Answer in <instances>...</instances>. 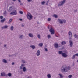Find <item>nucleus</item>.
I'll return each mask as SVG.
<instances>
[{
	"label": "nucleus",
	"instance_id": "f257e3e1",
	"mask_svg": "<svg viewBox=\"0 0 78 78\" xmlns=\"http://www.w3.org/2000/svg\"><path fill=\"white\" fill-rule=\"evenodd\" d=\"M71 69V67H67L66 65H64L61 68V71L62 72H64L65 73H66V72H68V70H70Z\"/></svg>",
	"mask_w": 78,
	"mask_h": 78
},
{
	"label": "nucleus",
	"instance_id": "f03ea898",
	"mask_svg": "<svg viewBox=\"0 0 78 78\" xmlns=\"http://www.w3.org/2000/svg\"><path fill=\"white\" fill-rule=\"evenodd\" d=\"M68 36H69V39H70L69 43H70V47H72L73 45V43H72V41H71L72 39V34L71 31H69L68 32Z\"/></svg>",
	"mask_w": 78,
	"mask_h": 78
},
{
	"label": "nucleus",
	"instance_id": "7ed1b4c3",
	"mask_svg": "<svg viewBox=\"0 0 78 78\" xmlns=\"http://www.w3.org/2000/svg\"><path fill=\"white\" fill-rule=\"evenodd\" d=\"M27 17L29 20H31L33 19V16L30 13L28 12L27 13Z\"/></svg>",
	"mask_w": 78,
	"mask_h": 78
},
{
	"label": "nucleus",
	"instance_id": "20e7f679",
	"mask_svg": "<svg viewBox=\"0 0 78 78\" xmlns=\"http://www.w3.org/2000/svg\"><path fill=\"white\" fill-rule=\"evenodd\" d=\"M0 19H2L0 21V22L1 23H3L6 20V18H3V16H0Z\"/></svg>",
	"mask_w": 78,
	"mask_h": 78
},
{
	"label": "nucleus",
	"instance_id": "39448f33",
	"mask_svg": "<svg viewBox=\"0 0 78 78\" xmlns=\"http://www.w3.org/2000/svg\"><path fill=\"white\" fill-rule=\"evenodd\" d=\"M49 31L51 32V34L52 35L55 34V30L52 27L51 28V29L49 30Z\"/></svg>",
	"mask_w": 78,
	"mask_h": 78
},
{
	"label": "nucleus",
	"instance_id": "423d86ee",
	"mask_svg": "<svg viewBox=\"0 0 78 78\" xmlns=\"http://www.w3.org/2000/svg\"><path fill=\"white\" fill-rule=\"evenodd\" d=\"M1 76H6L7 77V74H6V73L5 72H2L1 73Z\"/></svg>",
	"mask_w": 78,
	"mask_h": 78
},
{
	"label": "nucleus",
	"instance_id": "0eeeda50",
	"mask_svg": "<svg viewBox=\"0 0 78 78\" xmlns=\"http://www.w3.org/2000/svg\"><path fill=\"white\" fill-rule=\"evenodd\" d=\"M13 10L12 6L10 7L9 8L7 9V11L8 12H11Z\"/></svg>",
	"mask_w": 78,
	"mask_h": 78
},
{
	"label": "nucleus",
	"instance_id": "6e6552de",
	"mask_svg": "<svg viewBox=\"0 0 78 78\" xmlns=\"http://www.w3.org/2000/svg\"><path fill=\"white\" fill-rule=\"evenodd\" d=\"M10 14L12 15H16L17 14V11L16 10H14L13 11L10 13Z\"/></svg>",
	"mask_w": 78,
	"mask_h": 78
},
{
	"label": "nucleus",
	"instance_id": "1a4fd4ad",
	"mask_svg": "<svg viewBox=\"0 0 78 78\" xmlns=\"http://www.w3.org/2000/svg\"><path fill=\"white\" fill-rule=\"evenodd\" d=\"M64 3H65L62 1H61L59 3L58 5V7H60V6H62V5H63L64 4Z\"/></svg>",
	"mask_w": 78,
	"mask_h": 78
},
{
	"label": "nucleus",
	"instance_id": "9d476101",
	"mask_svg": "<svg viewBox=\"0 0 78 78\" xmlns=\"http://www.w3.org/2000/svg\"><path fill=\"white\" fill-rule=\"evenodd\" d=\"M62 56L63 57H64V58H66V57H67L68 55L65 53H63L62 54Z\"/></svg>",
	"mask_w": 78,
	"mask_h": 78
},
{
	"label": "nucleus",
	"instance_id": "9b49d317",
	"mask_svg": "<svg viewBox=\"0 0 78 78\" xmlns=\"http://www.w3.org/2000/svg\"><path fill=\"white\" fill-rule=\"evenodd\" d=\"M54 46L55 48H57L58 47V44L57 43H55Z\"/></svg>",
	"mask_w": 78,
	"mask_h": 78
},
{
	"label": "nucleus",
	"instance_id": "f8f14e48",
	"mask_svg": "<svg viewBox=\"0 0 78 78\" xmlns=\"http://www.w3.org/2000/svg\"><path fill=\"white\" fill-rule=\"evenodd\" d=\"M8 26L7 25H5L4 26V27H1L2 29H6L8 28Z\"/></svg>",
	"mask_w": 78,
	"mask_h": 78
},
{
	"label": "nucleus",
	"instance_id": "ddd939ff",
	"mask_svg": "<svg viewBox=\"0 0 78 78\" xmlns=\"http://www.w3.org/2000/svg\"><path fill=\"white\" fill-rule=\"evenodd\" d=\"M36 55L37 56H39V55H40V51L39 50H38L37 53H36Z\"/></svg>",
	"mask_w": 78,
	"mask_h": 78
},
{
	"label": "nucleus",
	"instance_id": "4468645a",
	"mask_svg": "<svg viewBox=\"0 0 78 78\" xmlns=\"http://www.w3.org/2000/svg\"><path fill=\"white\" fill-rule=\"evenodd\" d=\"M28 36L30 37H33V34L31 33H30L28 34Z\"/></svg>",
	"mask_w": 78,
	"mask_h": 78
},
{
	"label": "nucleus",
	"instance_id": "2eb2a0df",
	"mask_svg": "<svg viewBox=\"0 0 78 78\" xmlns=\"http://www.w3.org/2000/svg\"><path fill=\"white\" fill-rule=\"evenodd\" d=\"M2 62L5 63V64H7L8 63L7 61L5 59H3L2 60Z\"/></svg>",
	"mask_w": 78,
	"mask_h": 78
},
{
	"label": "nucleus",
	"instance_id": "dca6fc26",
	"mask_svg": "<svg viewBox=\"0 0 78 78\" xmlns=\"http://www.w3.org/2000/svg\"><path fill=\"white\" fill-rule=\"evenodd\" d=\"M22 69H23V71L24 72H25L27 71V69H26V67H24Z\"/></svg>",
	"mask_w": 78,
	"mask_h": 78
},
{
	"label": "nucleus",
	"instance_id": "f3484780",
	"mask_svg": "<svg viewBox=\"0 0 78 78\" xmlns=\"http://www.w3.org/2000/svg\"><path fill=\"white\" fill-rule=\"evenodd\" d=\"M58 20L59 22V23H60V24H63V21H62L61 20V19H58Z\"/></svg>",
	"mask_w": 78,
	"mask_h": 78
},
{
	"label": "nucleus",
	"instance_id": "a211bd4d",
	"mask_svg": "<svg viewBox=\"0 0 78 78\" xmlns=\"http://www.w3.org/2000/svg\"><path fill=\"white\" fill-rule=\"evenodd\" d=\"M6 15H7V12H6V11L5 10L4 12L3 16H6Z\"/></svg>",
	"mask_w": 78,
	"mask_h": 78
},
{
	"label": "nucleus",
	"instance_id": "6ab92c4d",
	"mask_svg": "<svg viewBox=\"0 0 78 78\" xmlns=\"http://www.w3.org/2000/svg\"><path fill=\"white\" fill-rule=\"evenodd\" d=\"M7 75L9 77H11L12 76V74L11 73H8Z\"/></svg>",
	"mask_w": 78,
	"mask_h": 78
},
{
	"label": "nucleus",
	"instance_id": "aec40b11",
	"mask_svg": "<svg viewBox=\"0 0 78 78\" xmlns=\"http://www.w3.org/2000/svg\"><path fill=\"white\" fill-rule=\"evenodd\" d=\"M30 47L32 48L33 50H34V49H35V48H36V47H35V46H34V45L30 46Z\"/></svg>",
	"mask_w": 78,
	"mask_h": 78
},
{
	"label": "nucleus",
	"instance_id": "412c9836",
	"mask_svg": "<svg viewBox=\"0 0 78 78\" xmlns=\"http://www.w3.org/2000/svg\"><path fill=\"white\" fill-rule=\"evenodd\" d=\"M24 66H25V65L23 64H22L21 65V66H20V69L21 70V69H22L23 68L22 67H24Z\"/></svg>",
	"mask_w": 78,
	"mask_h": 78
},
{
	"label": "nucleus",
	"instance_id": "4be33fe9",
	"mask_svg": "<svg viewBox=\"0 0 78 78\" xmlns=\"http://www.w3.org/2000/svg\"><path fill=\"white\" fill-rule=\"evenodd\" d=\"M10 30L12 31L14 30V26H12L10 27Z\"/></svg>",
	"mask_w": 78,
	"mask_h": 78
},
{
	"label": "nucleus",
	"instance_id": "5701e85b",
	"mask_svg": "<svg viewBox=\"0 0 78 78\" xmlns=\"http://www.w3.org/2000/svg\"><path fill=\"white\" fill-rule=\"evenodd\" d=\"M66 44V42L65 41H63L61 42V44H62V45H65Z\"/></svg>",
	"mask_w": 78,
	"mask_h": 78
},
{
	"label": "nucleus",
	"instance_id": "b1692460",
	"mask_svg": "<svg viewBox=\"0 0 78 78\" xmlns=\"http://www.w3.org/2000/svg\"><path fill=\"white\" fill-rule=\"evenodd\" d=\"M74 37L76 39H78V35H76V34H75L74 35Z\"/></svg>",
	"mask_w": 78,
	"mask_h": 78
},
{
	"label": "nucleus",
	"instance_id": "393cba45",
	"mask_svg": "<svg viewBox=\"0 0 78 78\" xmlns=\"http://www.w3.org/2000/svg\"><path fill=\"white\" fill-rule=\"evenodd\" d=\"M43 46V43H39V44L38 45V46L39 47H42Z\"/></svg>",
	"mask_w": 78,
	"mask_h": 78
},
{
	"label": "nucleus",
	"instance_id": "a878e982",
	"mask_svg": "<svg viewBox=\"0 0 78 78\" xmlns=\"http://www.w3.org/2000/svg\"><path fill=\"white\" fill-rule=\"evenodd\" d=\"M47 76L48 78H51V75L50 74H48L47 75Z\"/></svg>",
	"mask_w": 78,
	"mask_h": 78
},
{
	"label": "nucleus",
	"instance_id": "bb28decb",
	"mask_svg": "<svg viewBox=\"0 0 78 78\" xmlns=\"http://www.w3.org/2000/svg\"><path fill=\"white\" fill-rule=\"evenodd\" d=\"M12 21V19H10L9 20V22H8V23L9 24Z\"/></svg>",
	"mask_w": 78,
	"mask_h": 78
},
{
	"label": "nucleus",
	"instance_id": "cd10ccee",
	"mask_svg": "<svg viewBox=\"0 0 78 78\" xmlns=\"http://www.w3.org/2000/svg\"><path fill=\"white\" fill-rule=\"evenodd\" d=\"M23 35H20V39H23Z\"/></svg>",
	"mask_w": 78,
	"mask_h": 78
},
{
	"label": "nucleus",
	"instance_id": "c85d7f7f",
	"mask_svg": "<svg viewBox=\"0 0 78 78\" xmlns=\"http://www.w3.org/2000/svg\"><path fill=\"white\" fill-rule=\"evenodd\" d=\"M58 53L59 54V55H61L62 54H62L63 53V52H62V51H58Z\"/></svg>",
	"mask_w": 78,
	"mask_h": 78
},
{
	"label": "nucleus",
	"instance_id": "c756f323",
	"mask_svg": "<svg viewBox=\"0 0 78 78\" xmlns=\"http://www.w3.org/2000/svg\"><path fill=\"white\" fill-rule=\"evenodd\" d=\"M58 75L60 76V77L61 78H63V77H64V76H62V75L60 73Z\"/></svg>",
	"mask_w": 78,
	"mask_h": 78
},
{
	"label": "nucleus",
	"instance_id": "7c9ffc66",
	"mask_svg": "<svg viewBox=\"0 0 78 78\" xmlns=\"http://www.w3.org/2000/svg\"><path fill=\"white\" fill-rule=\"evenodd\" d=\"M53 17H54L55 18H58V16H57V15L56 14H54L53 15Z\"/></svg>",
	"mask_w": 78,
	"mask_h": 78
},
{
	"label": "nucleus",
	"instance_id": "2f4dec72",
	"mask_svg": "<svg viewBox=\"0 0 78 78\" xmlns=\"http://www.w3.org/2000/svg\"><path fill=\"white\" fill-rule=\"evenodd\" d=\"M21 62H23V64H25V63H26V62L24 60H23L21 61Z\"/></svg>",
	"mask_w": 78,
	"mask_h": 78
},
{
	"label": "nucleus",
	"instance_id": "473e14b6",
	"mask_svg": "<svg viewBox=\"0 0 78 78\" xmlns=\"http://www.w3.org/2000/svg\"><path fill=\"white\" fill-rule=\"evenodd\" d=\"M47 37L48 38V39H50L51 38V36L50 35H48L47 36Z\"/></svg>",
	"mask_w": 78,
	"mask_h": 78
},
{
	"label": "nucleus",
	"instance_id": "72a5a7b5",
	"mask_svg": "<svg viewBox=\"0 0 78 78\" xmlns=\"http://www.w3.org/2000/svg\"><path fill=\"white\" fill-rule=\"evenodd\" d=\"M51 21V18H48V22H50V21Z\"/></svg>",
	"mask_w": 78,
	"mask_h": 78
},
{
	"label": "nucleus",
	"instance_id": "f704fd0d",
	"mask_svg": "<svg viewBox=\"0 0 78 78\" xmlns=\"http://www.w3.org/2000/svg\"><path fill=\"white\" fill-rule=\"evenodd\" d=\"M44 49L45 50V51H48V50L47 49V48H44Z\"/></svg>",
	"mask_w": 78,
	"mask_h": 78
},
{
	"label": "nucleus",
	"instance_id": "c9c22d12",
	"mask_svg": "<svg viewBox=\"0 0 78 78\" xmlns=\"http://www.w3.org/2000/svg\"><path fill=\"white\" fill-rule=\"evenodd\" d=\"M45 3V1H43L42 2H41V4L42 5H44V4Z\"/></svg>",
	"mask_w": 78,
	"mask_h": 78
},
{
	"label": "nucleus",
	"instance_id": "e433bc0d",
	"mask_svg": "<svg viewBox=\"0 0 78 78\" xmlns=\"http://www.w3.org/2000/svg\"><path fill=\"white\" fill-rule=\"evenodd\" d=\"M48 2H49V1L48 0L46 2V5H48Z\"/></svg>",
	"mask_w": 78,
	"mask_h": 78
},
{
	"label": "nucleus",
	"instance_id": "4c0bfd02",
	"mask_svg": "<svg viewBox=\"0 0 78 78\" xmlns=\"http://www.w3.org/2000/svg\"><path fill=\"white\" fill-rule=\"evenodd\" d=\"M72 75H69L68 76V78H72Z\"/></svg>",
	"mask_w": 78,
	"mask_h": 78
},
{
	"label": "nucleus",
	"instance_id": "58836bf2",
	"mask_svg": "<svg viewBox=\"0 0 78 78\" xmlns=\"http://www.w3.org/2000/svg\"><path fill=\"white\" fill-rule=\"evenodd\" d=\"M20 13L21 14H23V12L21 11H20Z\"/></svg>",
	"mask_w": 78,
	"mask_h": 78
},
{
	"label": "nucleus",
	"instance_id": "ea45409f",
	"mask_svg": "<svg viewBox=\"0 0 78 78\" xmlns=\"http://www.w3.org/2000/svg\"><path fill=\"white\" fill-rule=\"evenodd\" d=\"M75 58V55H74L73 56V57H72V59H74Z\"/></svg>",
	"mask_w": 78,
	"mask_h": 78
},
{
	"label": "nucleus",
	"instance_id": "a19ab883",
	"mask_svg": "<svg viewBox=\"0 0 78 78\" xmlns=\"http://www.w3.org/2000/svg\"><path fill=\"white\" fill-rule=\"evenodd\" d=\"M37 37L38 38V39H40V35H37Z\"/></svg>",
	"mask_w": 78,
	"mask_h": 78
},
{
	"label": "nucleus",
	"instance_id": "79ce46f5",
	"mask_svg": "<svg viewBox=\"0 0 78 78\" xmlns=\"http://www.w3.org/2000/svg\"><path fill=\"white\" fill-rule=\"evenodd\" d=\"M74 11L75 13V12H77V9H76V10H74Z\"/></svg>",
	"mask_w": 78,
	"mask_h": 78
},
{
	"label": "nucleus",
	"instance_id": "37998d69",
	"mask_svg": "<svg viewBox=\"0 0 78 78\" xmlns=\"http://www.w3.org/2000/svg\"><path fill=\"white\" fill-rule=\"evenodd\" d=\"M21 26L22 27H24V26H25V25H23V24H21Z\"/></svg>",
	"mask_w": 78,
	"mask_h": 78
},
{
	"label": "nucleus",
	"instance_id": "c03bdc74",
	"mask_svg": "<svg viewBox=\"0 0 78 78\" xmlns=\"http://www.w3.org/2000/svg\"><path fill=\"white\" fill-rule=\"evenodd\" d=\"M63 22H64V23H66V20H64L63 21Z\"/></svg>",
	"mask_w": 78,
	"mask_h": 78
},
{
	"label": "nucleus",
	"instance_id": "a18cd8bd",
	"mask_svg": "<svg viewBox=\"0 0 78 78\" xmlns=\"http://www.w3.org/2000/svg\"><path fill=\"white\" fill-rule=\"evenodd\" d=\"M75 56H78V54H76L74 55Z\"/></svg>",
	"mask_w": 78,
	"mask_h": 78
},
{
	"label": "nucleus",
	"instance_id": "49530a36",
	"mask_svg": "<svg viewBox=\"0 0 78 78\" xmlns=\"http://www.w3.org/2000/svg\"><path fill=\"white\" fill-rule=\"evenodd\" d=\"M66 0H63L62 1L65 3L66 2Z\"/></svg>",
	"mask_w": 78,
	"mask_h": 78
},
{
	"label": "nucleus",
	"instance_id": "de8ad7c7",
	"mask_svg": "<svg viewBox=\"0 0 78 78\" xmlns=\"http://www.w3.org/2000/svg\"><path fill=\"white\" fill-rule=\"evenodd\" d=\"M4 47H6V44H5L4 45Z\"/></svg>",
	"mask_w": 78,
	"mask_h": 78
},
{
	"label": "nucleus",
	"instance_id": "09e8293b",
	"mask_svg": "<svg viewBox=\"0 0 78 78\" xmlns=\"http://www.w3.org/2000/svg\"><path fill=\"white\" fill-rule=\"evenodd\" d=\"M19 20H20V21H22V19H20Z\"/></svg>",
	"mask_w": 78,
	"mask_h": 78
},
{
	"label": "nucleus",
	"instance_id": "8fccbe9b",
	"mask_svg": "<svg viewBox=\"0 0 78 78\" xmlns=\"http://www.w3.org/2000/svg\"><path fill=\"white\" fill-rule=\"evenodd\" d=\"M20 5H21V6H22V5H23V4L22 3H20Z\"/></svg>",
	"mask_w": 78,
	"mask_h": 78
},
{
	"label": "nucleus",
	"instance_id": "3c124183",
	"mask_svg": "<svg viewBox=\"0 0 78 78\" xmlns=\"http://www.w3.org/2000/svg\"><path fill=\"white\" fill-rule=\"evenodd\" d=\"M12 65H14V63L12 62Z\"/></svg>",
	"mask_w": 78,
	"mask_h": 78
},
{
	"label": "nucleus",
	"instance_id": "603ef678",
	"mask_svg": "<svg viewBox=\"0 0 78 78\" xmlns=\"http://www.w3.org/2000/svg\"><path fill=\"white\" fill-rule=\"evenodd\" d=\"M27 1L28 2H31V0H27Z\"/></svg>",
	"mask_w": 78,
	"mask_h": 78
},
{
	"label": "nucleus",
	"instance_id": "864d4df0",
	"mask_svg": "<svg viewBox=\"0 0 78 78\" xmlns=\"http://www.w3.org/2000/svg\"><path fill=\"white\" fill-rule=\"evenodd\" d=\"M9 57H12V55H9Z\"/></svg>",
	"mask_w": 78,
	"mask_h": 78
},
{
	"label": "nucleus",
	"instance_id": "5fc2aeb1",
	"mask_svg": "<svg viewBox=\"0 0 78 78\" xmlns=\"http://www.w3.org/2000/svg\"><path fill=\"white\" fill-rule=\"evenodd\" d=\"M18 2H21V1H20V0H18Z\"/></svg>",
	"mask_w": 78,
	"mask_h": 78
},
{
	"label": "nucleus",
	"instance_id": "6e6d98bb",
	"mask_svg": "<svg viewBox=\"0 0 78 78\" xmlns=\"http://www.w3.org/2000/svg\"><path fill=\"white\" fill-rule=\"evenodd\" d=\"M46 47H47V46L45 45L44 48H46Z\"/></svg>",
	"mask_w": 78,
	"mask_h": 78
},
{
	"label": "nucleus",
	"instance_id": "4d7b16f0",
	"mask_svg": "<svg viewBox=\"0 0 78 78\" xmlns=\"http://www.w3.org/2000/svg\"><path fill=\"white\" fill-rule=\"evenodd\" d=\"M48 29H50V28H49V27H48Z\"/></svg>",
	"mask_w": 78,
	"mask_h": 78
},
{
	"label": "nucleus",
	"instance_id": "13d9d810",
	"mask_svg": "<svg viewBox=\"0 0 78 78\" xmlns=\"http://www.w3.org/2000/svg\"><path fill=\"white\" fill-rule=\"evenodd\" d=\"M16 0H13V1H14V2H15V1H16Z\"/></svg>",
	"mask_w": 78,
	"mask_h": 78
},
{
	"label": "nucleus",
	"instance_id": "bf43d9fd",
	"mask_svg": "<svg viewBox=\"0 0 78 78\" xmlns=\"http://www.w3.org/2000/svg\"><path fill=\"white\" fill-rule=\"evenodd\" d=\"M27 78H30V76H28Z\"/></svg>",
	"mask_w": 78,
	"mask_h": 78
},
{
	"label": "nucleus",
	"instance_id": "052dcab7",
	"mask_svg": "<svg viewBox=\"0 0 78 78\" xmlns=\"http://www.w3.org/2000/svg\"><path fill=\"white\" fill-rule=\"evenodd\" d=\"M21 74H22V72H21Z\"/></svg>",
	"mask_w": 78,
	"mask_h": 78
},
{
	"label": "nucleus",
	"instance_id": "680f3d73",
	"mask_svg": "<svg viewBox=\"0 0 78 78\" xmlns=\"http://www.w3.org/2000/svg\"><path fill=\"white\" fill-rule=\"evenodd\" d=\"M73 66H74V64H73Z\"/></svg>",
	"mask_w": 78,
	"mask_h": 78
},
{
	"label": "nucleus",
	"instance_id": "e2e57ef3",
	"mask_svg": "<svg viewBox=\"0 0 78 78\" xmlns=\"http://www.w3.org/2000/svg\"><path fill=\"white\" fill-rule=\"evenodd\" d=\"M37 23H39V22H37Z\"/></svg>",
	"mask_w": 78,
	"mask_h": 78
}]
</instances>
